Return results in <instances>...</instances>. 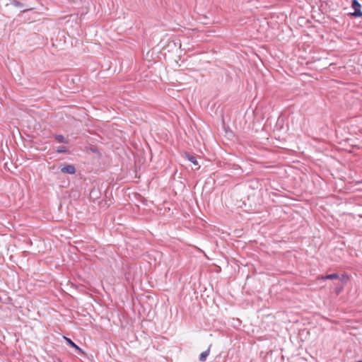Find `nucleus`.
I'll return each instance as SVG.
<instances>
[{
  "mask_svg": "<svg viewBox=\"0 0 362 362\" xmlns=\"http://www.w3.org/2000/svg\"><path fill=\"white\" fill-rule=\"evenodd\" d=\"M210 352V348H209L207 350L203 351L200 356H199V361H205L206 360L207 356H209Z\"/></svg>",
  "mask_w": 362,
  "mask_h": 362,
  "instance_id": "obj_8",
  "label": "nucleus"
},
{
  "mask_svg": "<svg viewBox=\"0 0 362 362\" xmlns=\"http://www.w3.org/2000/svg\"><path fill=\"white\" fill-rule=\"evenodd\" d=\"M65 18H66V23L77 22L78 20L80 21H82L81 16L79 17L77 13L71 14V15L66 16Z\"/></svg>",
  "mask_w": 362,
  "mask_h": 362,
  "instance_id": "obj_4",
  "label": "nucleus"
},
{
  "mask_svg": "<svg viewBox=\"0 0 362 362\" xmlns=\"http://www.w3.org/2000/svg\"><path fill=\"white\" fill-rule=\"evenodd\" d=\"M339 276L337 273H333L331 274H327L325 276H318V280H334V279H339Z\"/></svg>",
  "mask_w": 362,
  "mask_h": 362,
  "instance_id": "obj_3",
  "label": "nucleus"
},
{
  "mask_svg": "<svg viewBox=\"0 0 362 362\" xmlns=\"http://www.w3.org/2000/svg\"><path fill=\"white\" fill-rule=\"evenodd\" d=\"M54 138L59 143L69 144V140L62 134L55 135Z\"/></svg>",
  "mask_w": 362,
  "mask_h": 362,
  "instance_id": "obj_6",
  "label": "nucleus"
},
{
  "mask_svg": "<svg viewBox=\"0 0 362 362\" xmlns=\"http://www.w3.org/2000/svg\"><path fill=\"white\" fill-rule=\"evenodd\" d=\"M339 280L341 281V282L344 284H346V283L348 281V280H349V277H348V276H346V275H345V274H343V275H341V277H339Z\"/></svg>",
  "mask_w": 362,
  "mask_h": 362,
  "instance_id": "obj_10",
  "label": "nucleus"
},
{
  "mask_svg": "<svg viewBox=\"0 0 362 362\" xmlns=\"http://www.w3.org/2000/svg\"><path fill=\"white\" fill-rule=\"evenodd\" d=\"M334 290H335V293L337 294H339L341 292V291L343 290V286H336Z\"/></svg>",
  "mask_w": 362,
  "mask_h": 362,
  "instance_id": "obj_12",
  "label": "nucleus"
},
{
  "mask_svg": "<svg viewBox=\"0 0 362 362\" xmlns=\"http://www.w3.org/2000/svg\"><path fill=\"white\" fill-rule=\"evenodd\" d=\"M356 362H362V360H361V361H356Z\"/></svg>",
  "mask_w": 362,
  "mask_h": 362,
  "instance_id": "obj_14",
  "label": "nucleus"
},
{
  "mask_svg": "<svg viewBox=\"0 0 362 362\" xmlns=\"http://www.w3.org/2000/svg\"><path fill=\"white\" fill-rule=\"evenodd\" d=\"M76 171L75 166L71 164H66L61 168V172L65 174L74 175Z\"/></svg>",
  "mask_w": 362,
  "mask_h": 362,
  "instance_id": "obj_2",
  "label": "nucleus"
},
{
  "mask_svg": "<svg viewBox=\"0 0 362 362\" xmlns=\"http://www.w3.org/2000/svg\"><path fill=\"white\" fill-rule=\"evenodd\" d=\"M56 151L59 153H68L69 152V150L67 148V147L64 146H59Z\"/></svg>",
  "mask_w": 362,
  "mask_h": 362,
  "instance_id": "obj_9",
  "label": "nucleus"
},
{
  "mask_svg": "<svg viewBox=\"0 0 362 362\" xmlns=\"http://www.w3.org/2000/svg\"><path fill=\"white\" fill-rule=\"evenodd\" d=\"M11 4L12 5H13V6H17V7H22L23 6V4L20 1H18L17 0H12L11 1Z\"/></svg>",
  "mask_w": 362,
  "mask_h": 362,
  "instance_id": "obj_11",
  "label": "nucleus"
},
{
  "mask_svg": "<svg viewBox=\"0 0 362 362\" xmlns=\"http://www.w3.org/2000/svg\"><path fill=\"white\" fill-rule=\"evenodd\" d=\"M64 339L66 341V343L71 346V347L74 348L76 350H78L79 351H81V349L69 338L65 337Z\"/></svg>",
  "mask_w": 362,
  "mask_h": 362,
  "instance_id": "obj_7",
  "label": "nucleus"
},
{
  "mask_svg": "<svg viewBox=\"0 0 362 362\" xmlns=\"http://www.w3.org/2000/svg\"><path fill=\"white\" fill-rule=\"evenodd\" d=\"M351 7L354 8V12L350 13L349 15L356 16V17L362 16V12L361 11V6L357 0L351 1Z\"/></svg>",
  "mask_w": 362,
  "mask_h": 362,
  "instance_id": "obj_1",
  "label": "nucleus"
},
{
  "mask_svg": "<svg viewBox=\"0 0 362 362\" xmlns=\"http://www.w3.org/2000/svg\"><path fill=\"white\" fill-rule=\"evenodd\" d=\"M31 11H32V9H25V10L23 11V13H25V12Z\"/></svg>",
  "mask_w": 362,
  "mask_h": 362,
  "instance_id": "obj_13",
  "label": "nucleus"
},
{
  "mask_svg": "<svg viewBox=\"0 0 362 362\" xmlns=\"http://www.w3.org/2000/svg\"><path fill=\"white\" fill-rule=\"evenodd\" d=\"M185 158H187L189 161H190L191 163H192L194 165H198V162L197 160V158L192 156V155H190L189 153H185Z\"/></svg>",
  "mask_w": 362,
  "mask_h": 362,
  "instance_id": "obj_5",
  "label": "nucleus"
}]
</instances>
